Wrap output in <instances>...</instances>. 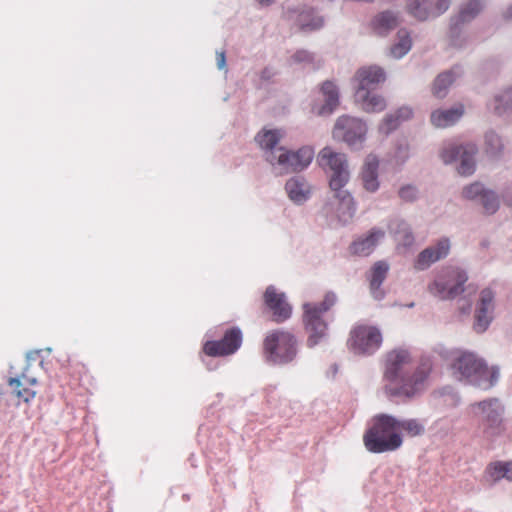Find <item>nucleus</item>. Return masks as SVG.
<instances>
[{
  "instance_id": "nucleus-44",
  "label": "nucleus",
  "mask_w": 512,
  "mask_h": 512,
  "mask_svg": "<svg viewBox=\"0 0 512 512\" xmlns=\"http://www.w3.org/2000/svg\"><path fill=\"white\" fill-rule=\"evenodd\" d=\"M504 472V478H506L507 480H512V462H504Z\"/></svg>"
},
{
  "instance_id": "nucleus-7",
  "label": "nucleus",
  "mask_w": 512,
  "mask_h": 512,
  "mask_svg": "<svg viewBox=\"0 0 512 512\" xmlns=\"http://www.w3.org/2000/svg\"><path fill=\"white\" fill-rule=\"evenodd\" d=\"M382 341V333L378 327L358 323L351 329L347 344L354 354L371 355L381 347Z\"/></svg>"
},
{
  "instance_id": "nucleus-13",
  "label": "nucleus",
  "mask_w": 512,
  "mask_h": 512,
  "mask_svg": "<svg viewBox=\"0 0 512 512\" xmlns=\"http://www.w3.org/2000/svg\"><path fill=\"white\" fill-rule=\"evenodd\" d=\"M450 6V0H407V12L417 20L424 21L443 14Z\"/></svg>"
},
{
  "instance_id": "nucleus-43",
  "label": "nucleus",
  "mask_w": 512,
  "mask_h": 512,
  "mask_svg": "<svg viewBox=\"0 0 512 512\" xmlns=\"http://www.w3.org/2000/svg\"><path fill=\"white\" fill-rule=\"evenodd\" d=\"M217 66L219 69H224L226 66L225 52H218L216 55Z\"/></svg>"
},
{
  "instance_id": "nucleus-20",
  "label": "nucleus",
  "mask_w": 512,
  "mask_h": 512,
  "mask_svg": "<svg viewBox=\"0 0 512 512\" xmlns=\"http://www.w3.org/2000/svg\"><path fill=\"white\" fill-rule=\"evenodd\" d=\"M378 168V158L373 154H369L365 159L361 171V180L363 183V187L368 192H375L379 188Z\"/></svg>"
},
{
  "instance_id": "nucleus-40",
  "label": "nucleus",
  "mask_w": 512,
  "mask_h": 512,
  "mask_svg": "<svg viewBox=\"0 0 512 512\" xmlns=\"http://www.w3.org/2000/svg\"><path fill=\"white\" fill-rule=\"evenodd\" d=\"M399 196L403 201L412 202L417 199L418 191L414 186L406 185L399 190Z\"/></svg>"
},
{
  "instance_id": "nucleus-1",
  "label": "nucleus",
  "mask_w": 512,
  "mask_h": 512,
  "mask_svg": "<svg viewBox=\"0 0 512 512\" xmlns=\"http://www.w3.org/2000/svg\"><path fill=\"white\" fill-rule=\"evenodd\" d=\"M430 364L415 366L410 353L394 349L387 353L384 378L389 382L386 391L391 396L411 398L423 390Z\"/></svg>"
},
{
  "instance_id": "nucleus-27",
  "label": "nucleus",
  "mask_w": 512,
  "mask_h": 512,
  "mask_svg": "<svg viewBox=\"0 0 512 512\" xmlns=\"http://www.w3.org/2000/svg\"><path fill=\"white\" fill-rule=\"evenodd\" d=\"M397 426L402 439L404 434L414 437L425 431V423L420 418H397Z\"/></svg>"
},
{
  "instance_id": "nucleus-4",
  "label": "nucleus",
  "mask_w": 512,
  "mask_h": 512,
  "mask_svg": "<svg viewBox=\"0 0 512 512\" xmlns=\"http://www.w3.org/2000/svg\"><path fill=\"white\" fill-rule=\"evenodd\" d=\"M365 448L374 454L393 452L402 446L397 418H377L363 435Z\"/></svg>"
},
{
  "instance_id": "nucleus-6",
  "label": "nucleus",
  "mask_w": 512,
  "mask_h": 512,
  "mask_svg": "<svg viewBox=\"0 0 512 512\" xmlns=\"http://www.w3.org/2000/svg\"><path fill=\"white\" fill-rule=\"evenodd\" d=\"M296 339L293 334L283 330L269 333L264 340V353L267 359L276 364L291 362L296 354Z\"/></svg>"
},
{
  "instance_id": "nucleus-2",
  "label": "nucleus",
  "mask_w": 512,
  "mask_h": 512,
  "mask_svg": "<svg viewBox=\"0 0 512 512\" xmlns=\"http://www.w3.org/2000/svg\"><path fill=\"white\" fill-rule=\"evenodd\" d=\"M317 161L321 168L331 172L329 186L334 192V197L339 200V210L351 218L356 208L351 194L343 189L350 176L346 155L337 153L330 147H325L319 152Z\"/></svg>"
},
{
  "instance_id": "nucleus-18",
  "label": "nucleus",
  "mask_w": 512,
  "mask_h": 512,
  "mask_svg": "<svg viewBox=\"0 0 512 512\" xmlns=\"http://www.w3.org/2000/svg\"><path fill=\"white\" fill-rule=\"evenodd\" d=\"M324 103L321 106L314 105L312 112L323 116L331 114L339 105V91L331 81H325L320 88Z\"/></svg>"
},
{
  "instance_id": "nucleus-31",
  "label": "nucleus",
  "mask_w": 512,
  "mask_h": 512,
  "mask_svg": "<svg viewBox=\"0 0 512 512\" xmlns=\"http://www.w3.org/2000/svg\"><path fill=\"white\" fill-rule=\"evenodd\" d=\"M456 74L454 71L444 72L435 79L432 93L437 98L445 97L448 87L454 82Z\"/></svg>"
},
{
  "instance_id": "nucleus-21",
  "label": "nucleus",
  "mask_w": 512,
  "mask_h": 512,
  "mask_svg": "<svg viewBox=\"0 0 512 512\" xmlns=\"http://www.w3.org/2000/svg\"><path fill=\"white\" fill-rule=\"evenodd\" d=\"M464 114V106L458 104L450 109H437L431 113V123L437 128L454 125Z\"/></svg>"
},
{
  "instance_id": "nucleus-30",
  "label": "nucleus",
  "mask_w": 512,
  "mask_h": 512,
  "mask_svg": "<svg viewBox=\"0 0 512 512\" xmlns=\"http://www.w3.org/2000/svg\"><path fill=\"white\" fill-rule=\"evenodd\" d=\"M472 413L475 415L498 416L504 412V408L497 399H490L472 405Z\"/></svg>"
},
{
  "instance_id": "nucleus-10",
  "label": "nucleus",
  "mask_w": 512,
  "mask_h": 512,
  "mask_svg": "<svg viewBox=\"0 0 512 512\" xmlns=\"http://www.w3.org/2000/svg\"><path fill=\"white\" fill-rule=\"evenodd\" d=\"M366 133V124L362 120L350 116L339 117L333 129L334 138L344 141L352 148L362 145Z\"/></svg>"
},
{
  "instance_id": "nucleus-38",
  "label": "nucleus",
  "mask_w": 512,
  "mask_h": 512,
  "mask_svg": "<svg viewBox=\"0 0 512 512\" xmlns=\"http://www.w3.org/2000/svg\"><path fill=\"white\" fill-rule=\"evenodd\" d=\"M486 192L487 191L483 189V186L480 183L476 182L469 186H466L462 191V195L466 199H475L477 196H480V198L482 199L483 193Z\"/></svg>"
},
{
  "instance_id": "nucleus-12",
  "label": "nucleus",
  "mask_w": 512,
  "mask_h": 512,
  "mask_svg": "<svg viewBox=\"0 0 512 512\" xmlns=\"http://www.w3.org/2000/svg\"><path fill=\"white\" fill-rule=\"evenodd\" d=\"M242 344V332L239 328L228 329L222 339L218 341H207L203 346V351L211 357H222L234 354Z\"/></svg>"
},
{
  "instance_id": "nucleus-45",
  "label": "nucleus",
  "mask_w": 512,
  "mask_h": 512,
  "mask_svg": "<svg viewBox=\"0 0 512 512\" xmlns=\"http://www.w3.org/2000/svg\"><path fill=\"white\" fill-rule=\"evenodd\" d=\"M261 4L263 5H269L272 3L273 0H259Z\"/></svg>"
},
{
  "instance_id": "nucleus-14",
  "label": "nucleus",
  "mask_w": 512,
  "mask_h": 512,
  "mask_svg": "<svg viewBox=\"0 0 512 512\" xmlns=\"http://www.w3.org/2000/svg\"><path fill=\"white\" fill-rule=\"evenodd\" d=\"M7 383L11 389V393L17 399L18 405L21 402L27 404L35 398V387L38 381L35 377L28 375L27 368L18 377H10Z\"/></svg>"
},
{
  "instance_id": "nucleus-32",
  "label": "nucleus",
  "mask_w": 512,
  "mask_h": 512,
  "mask_svg": "<svg viewBox=\"0 0 512 512\" xmlns=\"http://www.w3.org/2000/svg\"><path fill=\"white\" fill-rule=\"evenodd\" d=\"M399 41L394 44L390 53L394 58H401L411 49L412 41L407 31L400 30L398 32Z\"/></svg>"
},
{
  "instance_id": "nucleus-47",
  "label": "nucleus",
  "mask_w": 512,
  "mask_h": 512,
  "mask_svg": "<svg viewBox=\"0 0 512 512\" xmlns=\"http://www.w3.org/2000/svg\"><path fill=\"white\" fill-rule=\"evenodd\" d=\"M510 206H512V202L508 203Z\"/></svg>"
},
{
  "instance_id": "nucleus-8",
  "label": "nucleus",
  "mask_w": 512,
  "mask_h": 512,
  "mask_svg": "<svg viewBox=\"0 0 512 512\" xmlns=\"http://www.w3.org/2000/svg\"><path fill=\"white\" fill-rule=\"evenodd\" d=\"M314 157V150L304 146L297 151L277 148L267 156L271 165H278L283 173L300 172L307 168Z\"/></svg>"
},
{
  "instance_id": "nucleus-46",
  "label": "nucleus",
  "mask_w": 512,
  "mask_h": 512,
  "mask_svg": "<svg viewBox=\"0 0 512 512\" xmlns=\"http://www.w3.org/2000/svg\"><path fill=\"white\" fill-rule=\"evenodd\" d=\"M506 17L507 18H512V6L508 9V11L506 12Z\"/></svg>"
},
{
  "instance_id": "nucleus-35",
  "label": "nucleus",
  "mask_w": 512,
  "mask_h": 512,
  "mask_svg": "<svg viewBox=\"0 0 512 512\" xmlns=\"http://www.w3.org/2000/svg\"><path fill=\"white\" fill-rule=\"evenodd\" d=\"M395 239L398 245L405 248H409L414 243V236L410 230V227L402 222L398 225V229L395 231Z\"/></svg>"
},
{
  "instance_id": "nucleus-22",
  "label": "nucleus",
  "mask_w": 512,
  "mask_h": 512,
  "mask_svg": "<svg viewBox=\"0 0 512 512\" xmlns=\"http://www.w3.org/2000/svg\"><path fill=\"white\" fill-rule=\"evenodd\" d=\"M355 99L361 108L369 113L381 112L386 107L385 99L371 90H356Z\"/></svg>"
},
{
  "instance_id": "nucleus-37",
  "label": "nucleus",
  "mask_w": 512,
  "mask_h": 512,
  "mask_svg": "<svg viewBox=\"0 0 512 512\" xmlns=\"http://www.w3.org/2000/svg\"><path fill=\"white\" fill-rule=\"evenodd\" d=\"M482 205L485 209V212L488 214H493L497 211L499 208V201L496 197V195L491 192L487 191L486 193H483L482 195Z\"/></svg>"
},
{
  "instance_id": "nucleus-39",
  "label": "nucleus",
  "mask_w": 512,
  "mask_h": 512,
  "mask_svg": "<svg viewBox=\"0 0 512 512\" xmlns=\"http://www.w3.org/2000/svg\"><path fill=\"white\" fill-rule=\"evenodd\" d=\"M487 152L491 155L498 153L502 149V143L499 136L495 133L486 135Z\"/></svg>"
},
{
  "instance_id": "nucleus-33",
  "label": "nucleus",
  "mask_w": 512,
  "mask_h": 512,
  "mask_svg": "<svg viewBox=\"0 0 512 512\" xmlns=\"http://www.w3.org/2000/svg\"><path fill=\"white\" fill-rule=\"evenodd\" d=\"M494 112L498 115L512 112V87L503 91L494 98Z\"/></svg>"
},
{
  "instance_id": "nucleus-23",
  "label": "nucleus",
  "mask_w": 512,
  "mask_h": 512,
  "mask_svg": "<svg viewBox=\"0 0 512 512\" xmlns=\"http://www.w3.org/2000/svg\"><path fill=\"white\" fill-rule=\"evenodd\" d=\"M398 24V16L395 13L391 11H383L371 20L370 26L374 33L384 36L395 29Z\"/></svg>"
},
{
  "instance_id": "nucleus-16",
  "label": "nucleus",
  "mask_w": 512,
  "mask_h": 512,
  "mask_svg": "<svg viewBox=\"0 0 512 512\" xmlns=\"http://www.w3.org/2000/svg\"><path fill=\"white\" fill-rule=\"evenodd\" d=\"M450 250V242L447 238L441 239L435 246L424 249L417 257L414 268L416 270H425L436 261L446 257Z\"/></svg>"
},
{
  "instance_id": "nucleus-42",
  "label": "nucleus",
  "mask_w": 512,
  "mask_h": 512,
  "mask_svg": "<svg viewBox=\"0 0 512 512\" xmlns=\"http://www.w3.org/2000/svg\"><path fill=\"white\" fill-rule=\"evenodd\" d=\"M293 59L297 62H305L310 61L312 59V56L307 51H298L293 55Z\"/></svg>"
},
{
  "instance_id": "nucleus-41",
  "label": "nucleus",
  "mask_w": 512,
  "mask_h": 512,
  "mask_svg": "<svg viewBox=\"0 0 512 512\" xmlns=\"http://www.w3.org/2000/svg\"><path fill=\"white\" fill-rule=\"evenodd\" d=\"M323 25V20L320 17L314 18L311 23H302L301 29L304 31L316 30Z\"/></svg>"
},
{
  "instance_id": "nucleus-26",
  "label": "nucleus",
  "mask_w": 512,
  "mask_h": 512,
  "mask_svg": "<svg viewBox=\"0 0 512 512\" xmlns=\"http://www.w3.org/2000/svg\"><path fill=\"white\" fill-rule=\"evenodd\" d=\"M389 266L384 261H378L374 264L371 269L370 275V290L375 299H381L383 292L380 290V286L385 280Z\"/></svg>"
},
{
  "instance_id": "nucleus-28",
  "label": "nucleus",
  "mask_w": 512,
  "mask_h": 512,
  "mask_svg": "<svg viewBox=\"0 0 512 512\" xmlns=\"http://www.w3.org/2000/svg\"><path fill=\"white\" fill-rule=\"evenodd\" d=\"M412 116V110L407 107L400 108L395 114L387 115L381 123L379 129L381 132L388 134L400 123V120L409 119Z\"/></svg>"
},
{
  "instance_id": "nucleus-19",
  "label": "nucleus",
  "mask_w": 512,
  "mask_h": 512,
  "mask_svg": "<svg viewBox=\"0 0 512 512\" xmlns=\"http://www.w3.org/2000/svg\"><path fill=\"white\" fill-rule=\"evenodd\" d=\"M385 78V73L381 67H362L355 74V79L358 82L357 90H373L378 84L384 82Z\"/></svg>"
},
{
  "instance_id": "nucleus-11",
  "label": "nucleus",
  "mask_w": 512,
  "mask_h": 512,
  "mask_svg": "<svg viewBox=\"0 0 512 512\" xmlns=\"http://www.w3.org/2000/svg\"><path fill=\"white\" fill-rule=\"evenodd\" d=\"M476 151V146L470 143L465 146L448 144L443 148L441 158L446 164L459 159L460 165L458 167V173L462 176H469L475 171L474 156Z\"/></svg>"
},
{
  "instance_id": "nucleus-5",
  "label": "nucleus",
  "mask_w": 512,
  "mask_h": 512,
  "mask_svg": "<svg viewBox=\"0 0 512 512\" xmlns=\"http://www.w3.org/2000/svg\"><path fill=\"white\" fill-rule=\"evenodd\" d=\"M337 297L334 293L325 294L321 303L303 304V325L308 335L307 345L310 348L318 345L327 335L328 325L323 319V314L329 311L336 303Z\"/></svg>"
},
{
  "instance_id": "nucleus-34",
  "label": "nucleus",
  "mask_w": 512,
  "mask_h": 512,
  "mask_svg": "<svg viewBox=\"0 0 512 512\" xmlns=\"http://www.w3.org/2000/svg\"><path fill=\"white\" fill-rule=\"evenodd\" d=\"M504 462L496 461L486 468L485 471V481L491 485L495 484L500 479L504 478Z\"/></svg>"
},
{
  "instance_id": "nucleus-3",
  "label": "nucleus",
  "mask_w": 512,
  "mask_h": 512,
  "mask_svg": "<svg viewBox=\"0 0 512 512\" xmlns=\"http://www.w3.org/2000/svg\"><path fill=\"white\" fill-rule=\"evenodd\" d=\"M452 369L459 380L489 389L499 378L497 367H489L485 361L472 352H461L453 361Z\"/></svg>"
},
{
  "instance_id": "nucleus-15",
  "label": "nucleus",
  "mask_w": 512,
  "mask_h": 512,
  "mask_svg": "<svg viewBox=\"0 0 512 512\" xmlns=\"http://www.w3.org/2000/svg\"><path fill=\"white\" fill-rule=\"evenodd\" d=\"M494 298L495 294L489 288L483 289L480 293V298L475 310L474 323V329L478 333L484 332L493 319L495 308Z\"/></svg>"
},
{
  "instance_id": "nucleus-25",
  "label": "nucleus",
  "mask_w": 512,
  "mask_h": 512,
  "mask_svg": "<svg viewBox=\"0 0 512 512\" xmlns=\"http://www.w3.org/2000/svg\"><path fill=\"white\" fill-rule=\"evenodd\" d=\"M285 189L289 198L296 203L306 201L311 192L309 184L302 177H292L289 179L286 182Z\"/></svg>"
},
{
  "instance_id": "nucleus-17",
  "label": "nucleus",
  "mask_w": 512,
  "mask_h": 512,
  "mask_svg": "<svg viewBox=\"0 0 512 512\" xmlns=\"http://www.w3.org/2000/svg\"><path fill=\"white\" fill-rule=\"evenodd\" d=\"M264 301L272 311L277 322L288 319L291 315V306L287 303L285 295L278 292L273 286H269L264 293Z\"/></svg>"
},
{
  "instance_id": "nucleus-24",
  "label": "nucleus",
  "mask_w": 512,
  "mask_h": 512,
  "mask_svg": "<svg viewBox=\"0 0 512 512\" xmlns=\"http://www.w3.org/2000/svg\"><path fill=\"white\" fill-rule=\"evenodd\" d=\"M383 236L384 232L382 230L373 229L365 238L354 241L350 246V251L355 255L367 256L374 250Z\"/></svg>"
},
{
  "instance_id": "nucleus-9",
  "label": "nucleus",
  "mask_w": 512,
  "mask_h": 512,
  "mask_svg": "<svg viewBox=\"0 0 512 512\" xmlns=\"http://www.w3.org/2000/svg\"><path fill=\"white\" fill-rule=\"evenodd\" d=\"M465 272L458 268H448L429 285V291L440 299H453L463 292V284L467 281Z\"/></svg>"
},
{
  "instance_id": "nucleus-36",
  "label": "nucleus",
  "mask_w": 512,
  "mask_h": 512,
  "mask_svg": "<svg viewBox=\"0 0 512 512\" xmlns=\"http://www.w3.org/2000/svg\"><path fill=\"white\" fill-rule=\"evenodd\" d=\"M482 9L478 0H470L459 12V21L466 22L473 19Z\"/></svg>"
},
{
  "instance_id": "nucleus-29",
  "label": "nucleus",
  "mask_w": 512,
  "mask_h": 512,
  "mask_svg": "<svg viewBox=\"0 0 512 512\" xmlns=\"http://www.w3.org/2000/svg\"><path fill=\"white\" fill-rule=\"evenodd\" d=\"M281 137L282 134L279 130H263L256 135L255 140L262 149L268 151L267 157L272 151L277 149L275 146L278 144Z\"/></svg>"
}]
</instances>
